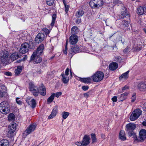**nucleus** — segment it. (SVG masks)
Segmentation results:
<instances>
[{
    "label": "nucleus",
    "mask_w": 146,
    "mask_h": 146,
    "mask_svg": "<svg viewBox=\"0 0 146 146\" xmlns=\"http://www.w3.org/2000/svg\"><path fill=\"white\" fill-rule=\"evenodd\" d=\"M142 111L139 109L134 110L130 116V119L131 121H134L137 119L142 114Z\"/></svg>",
    "instance_id": "20e7f679"
},
{
    "label": "nucleus",
    "mask_w": 146,
    "mask_h": 146,
    "mask_svg": "<svg viewBox=\"0 0 146 146\" xmlns=\"http://www.w3.org/2000/svg\"><path fill=\"white\" fill-rule=\"evenodd\" d=\"M92 79L90 77L80 78V80L85 83H91Z\"/></svg>",
    "instance_id": "412c9836"
},
{
    "label": "nucleus",
    "mask_w": 146,
    "mask_h": 146,
    "mask_svg": "<svg viewBox=\"0 0 146 146\" xmlns=\"http://www.w3.org/2000/svg\"><path fill=\"white\" fill-rule=\"evenodd\" d=\"M129 94V93L128 92H126L125 93H124L121 94V97H124L125 96H127L128 94Z\"/></svg>",
    "instance_id": "09e8293b"
},
{
    "label": "nucleus",
    "mask_w": 146,
    "mask_h": 146,
    "mask_svg": "<svg viewBox=\"0 0 146 146\" xmlns=\"http://www.w3.org/2000/svg\"><path fill=\"white\" fill-rule=\"evenodd\" d=\"M84 13V12L83 10H79L76 13V15L78 17H80L82 16Z\"/></svg>",
    "instance_id": "2f4dec72"
},
{
    "label": "nucleus",
    "mask_w": 146,
    "mask_h": 146,
    "mask_svg": "<svg viewBox=\"0 0 146 146\" xmlns=\"http://www.w3.org/2000/svg\"><path fill=\"white\" fill-rule=\"evenodd\" d=\"M44 48V45L43 44H41L37 48L36 51L35 52H36L37 54L40 55V54L41 53L43 52Z\"/></svg>",
    "instance_id": "393cba45"
},
{
    "label": "nucleus",
    "mask_w": 146,
    "mask_h": 146,
    "mask_svg": "<svg viewBox=\"0 0 146 146\" xmlns=\"http://www.w3.org/2000/svg\"><path fill=\"white\" fill-rule=\"evenodd\" d=\"M67 44H68V40L67 39L66 42V45L65 46V49L64 51V53L65 54H66L67 53V50H68V48H67Z\"/></svg>",
    "instance_id": "37998d69"
},
{
    "label": "nucleus",
    "mask_w": 146,
    "mask_h": 146,
    "mask_svg": "<svg viewBox=\"0 0 146 146\" xmlns=\"http://www.w3.org/2000/svg\"><path fill=\"white\" fill-rule=\"evenodd\" d=\"M94 2L96 7H98L103 4L102 0H94Z\"/></svg>",
    "instance_id": "cd10ccee"
},
{
    "label": "nucleus",
    "mask_w": 146,
    "mask_h": 146,
    "mask_svg": "<svg viewBox=\"0 0 146 146\" xmlns=\"http://www.w3.org/2000/svg\"><path fill=\"white\" fill-rule=\"evenodd\" d=\"M9 106L7 102H3L0 104V111L3 114H7L9 111Z\"/></svg>",
    "instance_id": "7ed1b4c3"
},
{
    "label": "nucleus",
    "mask_w": 146,
    "mask_h": 146,
    "mask_svg": "<svg viewBox=\"0 0 146 146\" xmlns=\"http://www.w3.org/2000/svg\"><path fill=\"white\" fill-rule=\"evenodd\" d=\"M118 66L117 63L115 62H113L110 65L109 68L111 70H114L117 68Z\"/></svg>",
    "instance_id": "b1692460"
},
{
    "label": "nucleus",
    "mask_w": 146,
    "mask_h": 146,
    "mask_svg": "<svg viewBox=\"0 0 146 146\" xmlns=\"http://www.w3.org/2000/svg\"><path fill=\"white\" fill-rule=\"evenodd\" d=\"M54 56H53L52 58H54Z\"/></svg>",
    "instance_id": "338daca9"
},
{
    "label": "nucleus",
    "mask_w": 146,
    "mask_h": 146,
    "mask_svg": "<svg viewBox=\"0 0 146 146\" xmlns=\"http://www.w3.org/2000/svg\"><path fill=\"white\" fill-rule=\"evenodd\" d=\"M15 118V116L14 115L11 113L9 114L8 116V120L9 121H13Z\"/></svg>",
    "instance_id": "473e14b6"
},
{
    "label": "nucleus",
    "mask_w": 146,
    "mask_h": 146,
    "mask_svg": "<svg viewBox=\"0 0 146 146\" xmlns=\"http://www.w3.org/2000/svg\"><path fill=\"white\" fill-rule=\"evenodd\" d=\"M129 48L127 47L124 50L123 52H127L128 51H129Z\"/></svg>",
    "instance_id": "4d7b16f0"
},
{
    "label": "nucleus",
    "mask_w": 146,
    "mask_h": 146,
    "mask_svg": "<svg viewBox=\"0 0 146 146\" xmlns=\"http://www.w3.org/2000/svg\"><path fill=\"white\" fill-rule=\"evenodd\" d=\"M138 143L142 142L146 139V130L144 129L141 130L139 133Z\"/></svg>",
    "instance_id": "423d86ee"
},
{
    "label": "nucleus",
    "mask_w": 146,
    "mask_h": 146,
    "mask_svg": "<svg viewBox=\"0 0 146 146\" xmlns=\"http://www.w3.org/2000/svg\"><path fill=\"white\" fill-rule=\"evenodd\" d=\"M57 106H55L50 115L49 116L48 118L51 119L53 118V117L55 116L56 114L57 113Z\"/></svg>",
    "instance_id": "6ab92c4d"
},
{
    "label": "nucleus",
    "mask_w": 146,
    "mask_h": 146,
    "mask_svg": "<svg viewBox=\"0 0 146 146\" xmlns=\"http://www.w3.org/2000/svg\"><path fill=\"white\" fill-rule=\"evenodd\" d=\"M10 57L8 56V54L7 52L3 53V55L1 56V60L3 63L7 64L9 62Z\"/></svg>",
    "instance_id": "1a4fd4ad"
},
{
    "label": "nucleus",
    "mask_w": 146,
    "mask_h": 146,
    "mask_svg": "<svg viewBox=\"0 0 146 146\" xmlns=\"http://www.w3.org/2000/svg\"><path fill=\"white\" fill-rule=\"evenodd\" d=\"M136 48V50H141V49L140 48H138L137 47V48Z\"/></svg>",
    "instance_id": "e2e57ef3"
},
{
    "label": "nucleus",
    "mask_w": 146,
    "mask_h": 146,
    "mask_svg": "<svg viewBox=\"0 0 146 146\" xmlns=\"http://www.w3.org/2000/svg\"><path fill=\"white\" fill-rule=\"evenodd\" d=\"M70 43L72 45L76 44L78 41L77 36L76 35L73 34L70 37Z\"/></svg>",
    "instance_id": "ddd939ff"
},
{
    "label": "nucleus",
    "mask_w": 146,
    "mask_h": 146,
    "mask_svg": "<svg viewBox=\"0 0 146 146\" xmlns=\"http://www.w3.org/2000/svg\"><path fill=\"white\" fill-rule=\"evenodd\" d=\"M30 91H31L33 95L35 96L38 95V92L40 93L41 95L45 96L46 94V89L44 86H42L39 88L38 91L36 90V87L33 85H31L30 87Z\"/></svg>",
    "instance_id": "f257e3e1"
},
{
    "label": "nucleus",
    "mask_w": 146,
    "mask_h": 146,
    "mask_svg": "<svg viewBox=\"0 0 146 146\" xmlns=\"http://www.w3.org/2000/svg\"><path fill=\"white\" fill-rule=\"evenodd\" d=\"M76 145L78 146H84L83 144H82V143H80L78 142H76L75 143Z\"/></svg>",
    "instance_id": "3c124183"
},
{
    "label": "nucleus",
    "mask_w": 146,
    "mask_h": 146,
    "mask_svg": "<svg viewBox=\"0 0 146 146\" xmlns=\"http://www.w3.org/2000/svg\"><path fill=\"white\" fill-rule=\"evenodd\" d=\"M56 15L55 14L53 15L52 16V21L51 24V25L52 26L54 24V21H55V19H56Z\"/></svg>",
    "instance_id": "a19ab883"
},
{
    "label": "nucleus",
    "mask_w": 146,
    "mask_h": 146,
    "mask_svg": "<svg viewBox=\"0 0 146 146\" xmlns=\"http://www.w3.org/2000/svg\"><path fill=\"white\" fill-rule=\"evenodd\" d=\"M44 38V35L43 33H38L35 38L36 42L39 43L42 41Z\"/></svg>",
    "instance_id": "9b49d317"
},
{
    "label": "nucleus",
    "mask_w": 146,
    "mask_h": 146,
    "mask_svg": "<svg viewBox=\"0 0 146 146\" xmlns=\"http://www.w3.org/2000/svg\"><path fill=\"white\" fill-rule=\"evenodd\" d=\"M89 88V87L88 86H83L82 87V89L84 90H87Z\"/></svg>",
    "instance_id": "5fc2aeb1"
},
{
    "label": "nucleus",
    "mask_w": 146,
    "mask_h": 146,
    "mask_svg": "<svg viewBox=\"0 0 146 146\" xmlns=\"http://www.w3.org/2000/svg\"><path fill=\"white\" fill-rule=\"evenodd\" d=\"M90 138L88 136L86 135L83 138V140L82 141V144L84 146L88 145L90 143L89 140Z\"/></svg>",
    "instance_id": "4468645a"
},
{
    "label": "nucleus",
    "mask_w": 146,
    "mask_h": 146,
    "mask_svg": "<svg viewBox=\"0 0 146 146\" xmlns=\"http://www.w3.org/2000/svg\"><path fill=\"white\" fill-rule=\"evenodd\" d=\"M71 33L73 34H76L79 31L78 28L76 26H74L71 29Z\"/></svg>",
    "instance_id": "7c9ffc66"
},
{
    "label": "nucleus",
    "mask_w": 146,
    "mask_h": 146,
    "mask_svg": "<svg viewBox=\"0 0 146 146\" xmlns=\"http://www.w3.org/2000/svg\"><path fill=\"white\" fill-rule=\"evenodd\" d=\"M71 52L76 53L79 52L80 48L77 45H75L71 47Z\"/></svg>",
    "instance_id": "4be33fe9"
},
{
    "label": "nucleus",
    "mask_w": 146,
    "mask_h": 146,
    "mask_svg": "<svg viewBox=\"0 0 146 146\" xmlns=\"http://www.w3.org/2000/svg\"><path fill=\"white\" fill-rule=\"evenodd\" d=\"M5 74L7 75L8 76H11L12 74L11 72H7L5 73Z\"/></svg>",
    "instance_id": "13d9d810"
},
{
    "label": "nucleus",
    "mask_w": 146,
    "mask_h": 146,
    "mask_svg": "<svg viewBox=\"0 0 146 146\" xmlns=\"http://www.w3.org/2000/svg\"><path fill=\"white\" fill-rule=\"evenodd\" d=\"M47 4L49 5H50L53 3L54 0H46Z\"/></svg>",
    "instance_id": "ea45409f"
},
{
    "label": "nucleus",
    "mask_w": 146,
    "mask_h": 146,
    "mask_svg": "<svg viewBox=\"0 0 146 146\" xmlns=\"http://www.w3.org/2000/svg\"><path fill=\"white\" fill-rule=\"evenodd\" d=\"M78 21H77V22L78 23L80 22V20H79V21H78Z\"/></svg>",
    "instance_id": "69168bd1"
},
{
    "label": "nucleus",
    "mask_w": 146,
    "mask_h": 146,
    "mask_svg": "<svg viewBox=\"0 0 146 146\" xmlns=\"http://www.w3.org/2000/svg\"><path fill=\"white\" fill-rule=\"evenodd\" d=\"M62 94V93L60 92H59L56 93V94H55V96L57 97L58 98L59 96H60Z\"/></svg>",
    "instance_id": "de8ad7c7"
},
{
    "label": "nucleus",
    "mask_w": 146,
    "mask_h": 146,
    "mask_svg": "<svg viewBox=\"0 0 146 146\" xmlns=\"http://www.w3.org/2000/svg\"><path fill=\"white\" fill-rule=\"evenodd\" d=\"M136 125L134 123H129L126 125L127 130H133L136 128Z\"/></svg>",
    "instance_id": "aec40b11"
},
{
    "label": "nucleus",
    "mask_w": 146,
    "mask_h": 146,
    "mask_svg": "<svg viewBox=\"0 0 146 146\" xmlns=\"http://www.w3.org/2000/svg\"><path fill=\"white\" fill-rule=\"evenodd\" d=\"M128 134L130 137H132L133 138L134 142L138 143V138L135 133L133 131H129L128 133Z\"/></svg>",
    "instance_id": "a211bd4d"
},
{
    "label": "nucleus",
    "mask_w": 146,
    "mask_h": 146,
    "mask_svg": "<svg viewBox=\"0 0 146 146\" xmlns=\"http://www.w3.org/2000/svg\"><path fill=\"white\" fill-rule=\"evenodd\" d=\"M27 101L29 105L31 104V106L32 108H34L35 107L36 105V102L35 100L32 99L30 101H29L28 100H27Z\"/></svg>",
    "instance_id": "a878e982"
},
{
    "label": "nucleus",
    "mask_w": 146,
    "mask_h": 146,
    "mask_svg": "<svg viewBox=\"0 0 146 146\" xmlns=\"http://www.w3.org/2000/svg\"><path fill=\"white\" fill-rule=\"evenodd\" d=\"M55 96V94L53 93L47 99V101L49 103L51 102L53 100Z\"/></svg>",
    "instance_id": "c9c22d12"
},
{
    "label": "nucleus",
    "mask_w": 146,
    "mask_h": 146,
    "mask_svg": "<svg viewBox=\"0 0 146 146\" xmlns=\"http://www.w3.org/2000/svg\"><path fill=\"white\" fill-rule=\"evenodd\" d=\"M136 96L135 94H133L132 95L131 97V102H133L135 101L136 99Z\"/></svg>",
    "instance_id": "58836bf2"
},
{
    "label": "nucleus",
    "mask_w": 146,
    "mask_h": 146,
    "mask_svg": "<svg viewBox=\"0 0 146 146\" xmlns=\"http://www.w3.org/2000/svg\"><path fill=\"white\" fill-rule=\"evenodd\" d=\"M19 57V56L17 52L14 53L12 54L10 56L11 60L14 61L17 59Z\"/></svg>",
    "instance_id": "bb28decb"
},
{
    "label": "nucleus",
    "mask_w": 146,
    "mask_h": 146,
    "mask_svg": "<svg viewBox=\"0 0 146 146\" xmlns=\"http://www.w3.org/2000/svg\"><path fill=\"white\" fill-rule=\"evenodd\" d=\"M129 87L128 86H125L124 87H123L122 88V90H125L127 89H129Z\"/></svg>",
    "instance_id": "603ef678"
},
{
    "label": "nucleus",
    "mask_w": 146,
    "mask_h": 146,
    "mask_svg": "<svg viewBox=\"0 0 146 146\" xmlns=\"http://www.w3.org/2000/svg\"><path fill=\"white\" fill-rule=\"evenodd\" d=\"M142 125L145 126H146V120L144 121L142 123Z\"/></svg>",
    "instance_id": "052dcab7"
},
{
    "label": "nucleus",
    "mask_w": 146,
    "mask_h": 146,
    "mask_svg": "<svg viewBox=\"0 0 146 146\" xmlns=\"http://www.w3.org/2000/svg\"><path fill=\"white\" fill-rule=\"evenodd\" d=\"M16 101L17 103L19 104H21L22 103L21 101L19 100V98H16Z\"/></svg>",
    "instance_id": "8fccbe9b"
},
{
    "label": "nucleus",
    "mask_w": 146,
    "mask_h": 146,
    "mask_svg": "<svg viewBox=\"0 0 146 146\" xmlns=\"http://www.w3.org/2000/svg\"><path fill=\"white\" fill-rule=\"evenodd\" d=\"M126 134L125 131L121 130L120 131L119 135V138L122 141H125L126 139L127 138L125 136Z\"/></svg>",
    "instance_id": "2eb2a0df"
},
{
    "label": "nucleus",
    "mask_w": 146,
    "mask_h": 146,
    "mask_svg": "<svg viewBox=\"0 0 146 146\" xmlns=\"http://www.w3.org/2000/svg\"><path fill=\"white\" fill-rule=\"evenodd\" d=\"M9 143V142L7 140H3L0 141V146H7Z\"/></svg>",
    "instance_id": "c756f323"
},
{
    "label": "nucleus",
    "mask_w": 146,
    "mask_h": 146,
    "mask_svg": "<svg viewBox=\"0 0 146 146\" xmlns=\"http://www.w3.org/2000/svg\"><path fill=\"white\" fill-rule=\"evenodd\" d=\"M6 90V87L3 85H0V91H5Z\"/></svg>",
    "instance_id": "a18cd8bd"
},
{
    "label": "nucleus",
    "mask_w": 146,
    "mask_h": 146,
    "mask_svg": "<svg viewBox=\"0 0 146 146\" xmlns=\"http://www.w3.org/2000/svg\"><path fill=\"white\" fill-rule=\"evenodd\" d=\"M63 2L65 6V11L66 13H67L68 10L69 8V6L68 5H66V3L65 0H63Z\"/></svg>",
    "instance_id": "4c0bfd02"
},
{
    "label": "nucleus",
    "mask_w": 146,
    "mask_h": 146,
    "mask_svg": "<svg viewBox=\"0 0 146 146\" xmlns=\"http://www.w3.org/2000/svg\"><path fill=\"white\" fill-rule=\"evenodd\" d=\"M129 71H128L125 73L122 74L119 77L120 80H121L122 79L126 80L128 78V73Z\"/></svg>",
    "instance_id": "5701e85b"
},
{
    "label": "nucleus",
    "mask_w": 146,
    "mask_h": 146,
    "mask_svg": "<svg viewBox=\"0 0 146 146\" xmlns=\"http://www.w3.org/2000/svg\"><path fill=\"white\" fill-rule=\"evenodd\" d=\"M22 57H23V59H21L20 60H19L20 61H24L27 58L26 56L25 55L24 56H22Z\"/></svg>",
    "instance_id": "6e6d98bb"
},
{
    "label": "nucleus",
    "mask_w": 146,
    "mask_h": 146,
    "mask_svg": "<svg viewBox=\"0 0 146 146\" xmlns=\"http://www.w3.org/2000/svg\"><path fill=\"white\" fill-rule=\"evenodd\" d=\"M16 126V124H14L9 125L8 129V133L10 134L13 133L15 130Z\"/></svg>",
    "instance_id": "dca6fc26"
},
{
    "label": "nucleus",
    "mask_w": 146,
    "mask_h": 146,
    "mask_svg": "<svg viewBox=\"0 0 146 146\" xmlns=\"http://www.w3.org/2000/svg\"><path fill=\"white\" fill-rule=\"evenodd\" d=\"M22 69L21 67L18 66L17 68L15 70V73L16 75H18L21 72Z\"/></svg>",
    "instance_id": "72a5a7b5"
},
{
    "label": "nucleus",
    "mask_w": 146,
    "mask_h": 146,
    "mask_svg": "<svg viewBox=\"0 0 146 146\" xmlns=\"http://www.w3.org/2000/svg\"><path fill=\"white\" fill-rule=\"evenodd\" d=\"M104 74L101 71L97 72L92 76V79L95 82H98L101 81L103 78Z\"/></svg>",
    "instance_id": "f03ea898"
},
{
    "label": "nucleus",
    "mask_w": 146,
    "mask_h": 146,
    "mask_svg": "<svg viewBox=\"0 0 146 146\" xmlns=\"http://www.w3.org/2000/svg\"><path fill=\"white\" fill-rule=\"evenodd\" d=\"M85 95H86V96H87V94H85Z\"/></svg>",
    "instance_id": "774afa93"
},
{
    "label": "nucleus",
    "mask_w": 146,
    "mask_h": 146,
    "mask_svg": "<svg viewBox=\"0 0 146 146\" xmlns=\"http://www.w3.org/2000/svg\"><path fill=\"white\" fill-rule=\"evenodd\" d=\"M143 31L146 34V29H143Z\"/></svg>",
    "instance_id": "0e129e2a"
},
{
    "label": "nucleus",
    "mask_w": 146,
    "mask_h": 146,
    "mask_svg": "<svg viewBox=\"0 0 146 146\" xmlns=\"http://www.w3.org/2000/svg\"><path fill=\"white\" fill-rule=\"evenodd\" d=\"M137 12L138 15H141L143 14L144 12V9L142 7L140 6L137 9Z\"/></svg>",
    "instance_id": "c85d7f7f"
},
{
    "label": "nucleus",
    "mask_w": 146,
    "mask_h": 146,
    "mask_svg": "<svg viewBox=\"0 0 146 146\" xmlns=\"http://www.w3.org/2000/svg\"><path fill=\"white\" fill-rule=\"evenodd\" d=\"M69 114V113L68 112H64L63 113V118L65 119L66 118Z\"/></svg>",
    "instance_id": "c03bdc74"
},
{
    "label": "nucleus",
    "mask_w": 146,
    "mask_h": 146,
    "mask_svg": "<svg viewBox=\"0 0 146 146\" xmlns=\"http://www.w3.org/2000/svg\"><path fill=\"white\" fill-rule=\"evenodd\" d=\"M92 140V143H94L96 142L97 140V138L96 137V134L94 133H92L91 134Z\"/></svg>",
    "instance_id": "f704fd0d"
},
{
    "label": "nucleus",
    "mask_w": 146,
    "mask_h": 146,
    "mask_svg": "<svg viewBox=\"0 0 146 146\" xmlns=\"http://www.w3.org/2000/svg\"><path fill=\"white\" fill-rule=\"evenodd\" d=\"M89 4L90 6L92 8H95L96 7L94 2V0H91Z\"/></svg>",
    "instance_id": "e433bc0d"
},
{
    "label": "nucleus",
    "mask_w": 146,
    "mask_h": 146,
    "mask_svg": "<svg viewBox=\"0 0 146 146\" xmlns=\"http://www.w3.org/2000/svg\"><path fill=\"white\" fill-rule=\"evenodd\" d=\"M117 48L116 47V44H115V46H111V50H117Z\"/></svg>",
    "instance_id": "49530a36"
},
{
    "label": "nucleus",
    "mask_w": 146,
    "mask_h": 146,
    "mask_svg": "<svg viewBox=\"0 0 146 146\" xmlns=\"http://www.w3.org/2000/svg\"><path fill=\"white\" fill-rule=\"evenodd\" d=\"M121 15V18H123L125 17H129V14L127 13V9L125 7L124 8V9H122Z\"/></svg>",
    "instance_id": "f3484780"
},
{
    "label": "nucleus",
    "mask_w": 146,
    "mask_h": 146,
    "mask_svg": "<svg viewBox=\"0 0 146 146\" xmlns=\"http://www.w3.org/2000/svg\"><path fill=\"white\" fill-rule=\"evenodd\" d=\"M69 69L68 68H67L65 72V74H61L62 76V80L64 84H66L68 82L69 80L68 75L69 74Z\"/></svg>",
    "instance_id": "6e6552de"
},
{
    "label": "nucleus",
    "mask_w": 146,
    "mask_h": 146,
    "mask_svg": "<svg viewBox=\"0 0 146 146\" xmlns=\"http://www.w3.org/2000/svg\"><path fill=\"white\" fill-rule=\"evenodd\" d=\"M36 128V126L34 125H31L27 128L24 132L23 135L26 136L29 134L33 131Z\"/></svg>",
    "instance_id": "f8f14e48"
},
{
    "label": "nucleus",
    "mask_w": 146,
    "mask_h": 146,
    "mask_svg": "<svg viewBox=\"0 0 146 146\" xmlns=\"http://www.w3.org/2000/svg\"><path fill=\"white\" fill-rule=\"evenodd\" d=\"M128 22L126 21H124L123 23V25L127 27L128 26Z\"/></svg>",
    "instance_id": "864d4df0"
},
{
    "label": "nucleus",
    "mask_w": 146,
    "mask_h": 146,
    "mask_svg": "<svg viewBox=\"0 0 146 146\" xmlns=\"http://www.w3.org/2000/svg\"><path fill=\"white\" fill-rule=\"evenodd\" d=\"M6 92L5 91H0V98L3 97L5 96Z\"/></svg>",
    "instance_id": "79ce46f5"
},
{
    "label": "nucleus",
    "mask_w": 146,
    "mask_h": 146,
    "mask_svg": "<svg viewBox=\"0 0 146 146\" xmlns=\"http://www.w3.org/2000/svg\"><path fill=\"white\" fill-rule=\"evenodd\" d=\"M29 45L27 43L23 44L21 46L20 52L22 53H25L27 52L29 49Z\"/></svg>",
    "instance_id": "0eeeda50"
},
{
    "label": "nucleus",
    "mask_w": 146,
    "mask_h": 146,
    "mask_svg": "<svg viewBox=\"0 0 146 146\" xmlns=\"http://www.w3.org/2000/svg\"><path fill=\"white\" fill-rule=\"evenodd\" d=\"M39 55L40 54H37L36 52H33L31 56V60L36 64L40 63L42 59Z\"/></svg>",
    "instance_id": "39448f33"
},
{
    "label": "nucleus",
    "mask_w": 146,
    "mask_h": 146,
    "mask_svg": "<svg viewBox=\"0 0 146 146\" xmlns=\"http://www.w3.org/2000/svg\"><path fill=\"white\" fill-rule=\"evenodd\" d=\"M143 9L144 11V12L146 13V5H145L144 6Z\"/></svg>",
    "instance_id": "680f3d73"
},
{
    "label": "nucleus",
    "mask_w": 146,
    "mask_h": 146,
    "mask_svg": "<svg viewBox=\"0 0 146 146\" xmlns=\"http://www.w3.org/2000/svg\"><path fill=\"white\" fill-rule=\"evenodd\" d=\"M137 88L141 91L146 90V82H138L137 84Z\"/></svg>",
    "instance_id": "9d476101"
},
{
    "label": "nucleus",
    "mask_w": 146,
    "mask_h": 146,
    "mask_svg": "<svg viewBox=\"0 0 146 146\" xmlns=\"http://www.w3.org/2000/svg\"><path fill=\"white\" fill-rule=\"evenodd\" d=\"M112 100L113 102H116L117 100V97L115 96H114L113 98H112Z\"/></svg>",
    "instance_id": "bf43d9fd"
}]
</instances>
